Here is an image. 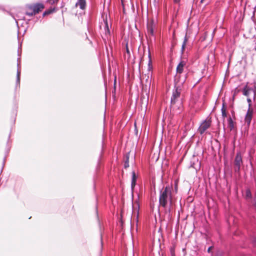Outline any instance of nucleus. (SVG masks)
Masks as SVG:
<instances>
[{"label":"nucleus","mask_w":256,"mask_h":256,"mask_svg":"<svg viewBox=\"0 0 256 256\" xmlns=\"http://www.w3.org/2000/svg\"><path fill=\"white\" fill-rule=\"evenodd\" d=\"M188 38H187L186 35L185 36H184V40L182 44V52H184V50L185 46H186V42H188Z\"/></svg>","instance_id":"obj_13"},{"label":"nucleus","mask_w":256,"mask_h":256,"mask_svg":"<svg viewBox=\"0 0 256 256\" xmlns=\"http://www.w3.org/2000/svg\"><path fill=\"white\" fill-rule=\"evenodd\" d=\"M148 71H151L152 68V62L150 53V50H148Z\"/></svg>","instance_id":"obj_12"},{"label":"nucleus","mask_w":256,"mask_h":256,"mask_svg":"<svg viewBox=\"0 0 256 256\" xmlns=\"http://www.w3.org/2000/svg\"><path fill=\"white\" fill-rule=\"evenodd\" d=\"M185 66L186 62L184 61H181L176 67V72L178 74H182L183 72Z\"/></svg>","instance_id":"obj_10"},{"label":"nucleus","mask_w":256,"mask_h":256,"mask_svg":"<svg viewBox=\"0 0 256 256\" xmlns=\"http://www.w3.org/2000/svg\"><path fill=\"white\" fill-rule=\"evenodd\" d=\"M172 256H174V254H172Z\"/></svg>","instance_id":"obj_27"},{"label":"nucleus","mask_w":256,"mask_h":256,"mask_svg":"<svg viewBox=\"0 0 256 256\" xmlns=\"http://www.w3.org/2000/svg\"><path fill=\"white\" fill-rule=\"evenodd\" d=\"M20 70L18 68L17 71V74H16V81L17 82L20 83Z\"/></svg>","instance_id":"obj_15"},{"label":"nucleus","mask_w":256,"mask_h":256,"mask_svg":"<svg viewBox=\"0 0 256 256\" xmlns=\"http://www.w3.org/2000/svg\"><path fill=\"white\" fill-rule=\"evenodd\" d=\"M242 94L244 96L247 97H250V94H252L254 100H255L256 96V84L252 88L246 85L242 90Z\"/></svg>","instance_id":"obj_3"},{"label":"nucleus","mask_w":256,"mask_h":256,"mask_svg":"<svg viewBox=\"0 0 256 256\" xmlns=\"http://www.w3.org/2000/svg\"><path fill=\"white\" fill-rule=\"evenodd\" d=\"M155 26L153 22H150L148 24L147 26V32L149 36H153L154 34V29Z\"/></svg>","instance_id":"obj_8"},{"label":"nucleus","mask_w":256,"mask_h":256,"mask_svg":"<svg viewBox=\"0 0 256 256\" xmlns=\"http://www.w3.org/2000/svg\"><path fill=\"white\" fill-rule=\"evenodd\" d=\"M136 179L137 176H136L135 172L134 171H132L131 182V187L132 189H133L134 186H136Z\"/></svg>","instance_id":"obj_11"},{"label":"nucleus","mask_w":256,"mask_h":256,"mask_svg":"<svg viewBox=\"0 0 256 256\" xmlns=\"http://www.w3.org/2000/svg\"><path fill=\"white\" fill-rule=\"evenodd\" d=\"M126 51L128 52H129V50H128V48L126 49Z\"/></svg>","instance_id":"obj_24"},{"label":"nucleus","mask_w":256,"mask_h":256,"mask_svg":"<svg viewBox=\"0 0 256 256\" xmlns=\"http://www.w3.org/2000/svg\"><path fill=\"white\" fill-rule=\"evenodd\" d=\"M180 0H174V2L175 3H178L180 2Z\"/></svg>","instance_id":"obj_22"},{"label":"nucleus","mask_w":256,"mask_h":256,"mask_svg":"<svg viewBox=\"0 0 256 256\" xmlns=\"http://www.w3.org/2000/svg\"><path fill=\"white\" fill-rule=\"evenodd\" d=\"M254 205H255V207H256V202H255V204H254Z\"/></svg>","instance_id":"obj_26"},{"label":"nucleus","mask_w":256,"mask_h":256,"mask_svg":"<svg viewBox=\"0 0 256 256\" xmlns=\"http://www.w3.org/2000/svg\"><path fill=\"white\" fill-rule=\"evenodd\" d=\"M222 116L224 117H226V109L224 108V106H223L222 108Z\"/></svg>","instance_id":"obj_16"},{"label":"nucleus","mask_w":256,"mask_h":256,"mask_svg":"<svg viewBox=\"0 0 256 256\" xmlns=\"http://www.w3.org/2000/svg\"><path fill=\"white\" fill-rule=\"evenodd\" d=\"M58 1V0H48V2L50 4H54L55 2H56Z\"/></svg>","instance_id":"obj_18"},{"label":"nucleus","mask_w":256,"mask_h":256,"mask_svg":"<svg viewBox=\"0 0 256 256\" xmlns=\"http://www.w3.org/2000/svg\"><path fill=\"white\" fill-rule=\"evenodd\" d=\"M172 200V188L169 186H166L164 190L160 192L159 198L160 205L162 207H166L168 202H171Z\"/></svg>","instance_id":"obj_1"},{"label":"nucleus","mask_w":256,"mask_h":256,"mask_svg":"<svg viewBox=\"0 0 256 256\" xmlns=\"http://www.w3.org/2000/svg\"><path fill=\"white\" fill-rule=\"evenodd\" d=\"M44 8V6L42 4H36L34 5H29L27 6L26 14L28 16H32L39 13Z\"/></svg>","instance_id":"obj_2"},{"label":"nucleus","mask_w":256,"mask_h":256,"mask_svg":"<svg viewBox=\"0 0 256 256\" xmlns=\"http://www.w3.org/2000/svg\"><path fill=\"white\" fill-rule=\"evenodd\" d=\"M254 114V110L252 108H248L246 114L245 116L244 121L248 126H250Z\"/></svg>","instance_id":"obj_5"},{"label":"nucleus","mask_w":256,"mask_h":256,"mask_svg":"<svg viewBox=\"0 0 256 256\" xmlns=\"http://www.w3.org/2000/svg\"><path fill=\"white\" fill-rule=\"evenodd\" d=\"M211 125V120H206L204 121L200 126H199L198 131V132L202 134H204L205 131Z\"/></svg>","instance_id":"obj_4"},{"label":"nucleus","mask_w":256,"mask_h":256,"mask_svg":"<svg viewBox=\"0 0 256 256\" xmlns=\"http://www.w3.org/2000/svg\"><path fill=\"white\" fill-rule=\"evenodd\" d=\"M242 164V158L240 152H238L234 160V164L236 166V170L238 171Z\"/></svg>","instance_id":"obj_6"},{"label":"nucleus","mask_w":256,"mask_h":256,"mask_svg":"<svg viewBox=\"0 0 256 256\" xmlns=\"http://www.w3.org/2000/svg\"><path fill=\"white\" fill-rule=\"evenodd\" d=\"M206 0H201V2H203L204 1H205Z\"/></svg>","instance_id":"obj_23"},{"label":"nucleus","mask_w":256,"mask_h":256,"mask_svg":"<svg viewBox=\"0 0 256 256\" xmlns=\"http://www.w3.org/2000/svg\"><path fill=\"white\" fill-rule=\"evenodd\" d=\"M76 7H79L82 10H84L86 6V0H77V2L76 4Z\"/></svg>","instance_id":"obj_9"},{"label":"nucleus","mask_w":256,"mask_h":256,"mask_svg":"<svg viewBox=\"0 0 256 256\" xmlns=\"http://www.w3.org/2000/svg\"><path fill=\"white\" fill-rule=\"evenodd\" d=\"M246 196H250V192L249 190H246Z\"/></svg>","instance_id":"obj_19"},{"label":"nucleus","mask_w":256,"mask_h":256,"mask_svg":"<svg viewBox=\"0 0 256 256\" xmlns=\"http://www.w3.org/2000/svg\"><path fill=\"white\" fill-rule=\"evenodd\" d=\"M129 153H128L126 155V160L124 162V168H126L129 166L128 164V158H129Z\"/></svg>","instance_id":"obj_14"},{"label":"nucleus","mask_w":256,"mask_h":256,"mask_svg":"<svg viewBox=\"0 0 256 256\" xmlns=\"http://www.w3.org/2000/svg\"><path fill=\"white\" fill-rule=\"evenodd\" d=\"M247 102L248 104V108H252V100L250 97H247Z\"/></svg>","instance_id":"obj_17"},{"label":"nucleus","mask_w":256,"mask_h":256,"mask_svg":"<svg viewBox=\"0 0 256 256\" xmlns=\"http://www.w3.org/2000/svg\"><path fill=\"white\" fill-rule=\"evenodd\" d=\"M181 92V88L179 86L176 87L174 90L173 92L172 96L171 98V102L174 103L176 100L180 96Z\"/></svg>","instance_id":"obj_7"},{"label":"nucleus","mask_w":256,"mask_h":256,"mask_svg":"<svg viewBox=\"0 0 256 256\" xmlns=\"http://www.w3.org/2000/svg\"><path fill=\"white\" fill-rule=\"evenodd\" d=\"M211 248H212V247H211V246H210V247H209V248H208V252H210Z\"/></svg>","instance_id":"obj_21"},{"label":"nucleus","mask_w":256,"mask_h":256,"mask_svg":"<svg viewBox=\"0 0 256 256\" xmlns=\"http://www.w3.org/2000/svg\"><path fill=\"white\" fill-rule=\"evenodd\" d=\"M50 12H49V11L45 12L44 13L43 15H44V16H45L46 14H50Z\"/></svg>","instance_id":"obj_20"},{"label":"nucleus","mask_w":256,"mask_h":256,"mask_svg":"<svg viewBox=\"0 0 256 256\" xmlns=\"http://www.w3.org/2000/svg\"><path fill=\"white\" fill-rule=\"evenodd\" d=\"M175 190H177V187L176 186L175 187Z\"/></svg>","instance_id":"obj_25"}]
</instances>
